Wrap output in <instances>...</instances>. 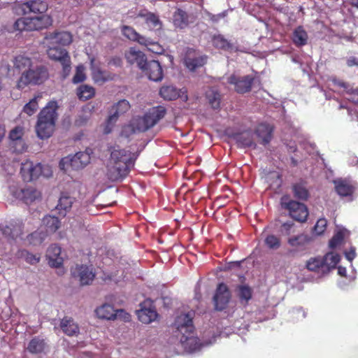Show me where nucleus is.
I'll list each match as a JSON object with an SVG mask.
<instances>
[{"label":"nucleus","instance_id":"obj_56","mask_svg":"<svg viewBox=\"0 0 358 358\" xmlns=\"http://www.w3.org/2000/svg\"><path fill=\"white\" fill-rule=\"evenodd\" d=\"M108 65H113L116 67H120L122 64V59L120 57H113L108 62Z\"/></svg>","mask_w":358,"mask_h":358},{"label":"nucleus","instance_id":"obj_36","mask_svg":"<svg viewBox=\"0 0 358 358\" xmlns=\"http://www.w3.org/2000/svg\"><path fill=\"white\" fill-rule=\"evenodd\" d=\"M14 68L19 72H25L32 66L31 59L23 55H18L15 57L13 61Z\"/></svg>","mask_w":358,"mask_h":358},{"label":"nucleus","instance_id":"obj_60","mask_svg":"<svg viewBox=\"0 0 358 358\" xmlns=\"http://www.w3.org/2000/svg\"><path fill=\"white\" fill-rule=\"evenodd\" d=\"M226 15H227L226 11H224V12H222V13L218 14L217 15H213L211 17V20L213 21H217L220 18L224 17L226 16Z\"/></svg>","mask_w":358,"mask_h":358},{"label":"nucleus","instance_id":"obj_6","mask_svg":"<svg viewBox=\"0 0 358 358\" xmlns=\"http://www.w3.org/2000/svg\"><path fill=\"white\" fill-rule=\"evenodd\" d=\"M49 77L46 67L43 65L31 67L28 71L23 72L19 78L17 87L18 89H24L29 85H41Z\"/></svg>","mask_w":358,"mask_h":358},{"label":"nucleus","instance_id":"obj_2","mask_svg":"<svg viewBox=\"0 0 358 358\" xmlns=\"http://www.w3.org/2000/svg\"><path fill=\"white\" fill-rule=\"evenodd\" d=\"M136 159L134 153L124 149H114L110 153L108 178L116 181L125 178L134 167Z\"/></svg>","mask_w":358,"mask_h":358},{"label":"nucleus","instance_id":"obj_49","mask_svg":"<svg viewBox=\"0 0 358 358\" xmlns=\"http://www.w3.org/2000/svg\"><path fill=\"white\" fill-rule=\"evenodd\" d=\"M344 239V234L343 231H339L329 241V247L331 248H335L340 245Z\"/></svg>","mask_w":358,"mask_h":358},{"label":"nucleus","instance_id":"obj_12","mask_svg":"<svg viewBox=\"0 0 358 358\" xmlns=\"http://www.w3.org/2000/svg\"><path fill=\"white\" fill-rule=\"evenodd\" d=\"M255 77L250 75L242 77L231 75L228 78V83L234 85V90L238 94H245L250 92Z\"/></svg>","mask_w":358,"mask_h":358},{"label":"nucleus","instance_id":"obj_43","mask_svg":"<svg viewBox=\"0 0 358 358\" xmlns=\"http://www.w3.org/2000/svg\"><path fill=\"white\" fill-rule=\"evenodd\" d=\"M309 241V237L303 234L292 236L288 239L289 245L299 248L304 247Z\"/></svg>","mask_w":358,"mask_h":358},{"label":"nucleus","instance_id":"obj_15","mask_svg":"<svg viewBox=\"0 0 358 358\" xmlns=\"http://www.w3.org/2000/svg\"><path fill=\"white\" fill-rule=\"evenodd\" d=\"M24 224L21 220H10L5 226L0 227L2 234L8 239L15 240L23 234Z\"/></svg>","mask_w":358,"mask_h":358},{"label":"nucleus","instance_id":"obj_54","mask_svg":"<svg viewBox=\"0 0 358 358\" xmlns=\"http://www.w3.org/2000/svg\"><path fill=\"white\" fill-rule=\"evenodd\" d=\"M136 38H137L135 39L134 41H137L138 43H140L141 45L148 46V45H150L152 43L149 38H147L145 36L140 35L138 33V37H136Z\"/></svg>","mask_w":358,"mask_h":358},{"label":"nucleus","instance_id":"obj_3","mask_svg":"<svg viewBox=\"0 0 358 358\" xmlns=\"http://www.w3.org/2000/svg\"><path fill=\"white\" fill-rule=\"evenodd\" d=\"M180 342L184 350L189 352L199 350L202 346L198 337L194 336L192 318L189 314L178 315L174 322Z\"/></svg>","mask_w":358,"mask_h":358},{"label":"nucleus","instance_id":"obj_10","mask_svg":"<svg viewBox=\"0 0 358 358\" xmlns=\"http://www.w3.org/2000/svg\"><path fill=\"white\" fill-rule=\"evenodd\" d=\"M231 298V294L227 285L223 282L220 283L216 288L213 299L215 309L217 311H222L226 309Z\"/></svg>","mask_w":358,"mask_h":358},{"label":"nucleus","instance_id":"obj_18","mask_svg":"<svg viewBox=\"0 0 358 358\" xmlns=\"http://www.w3.org/2000/svg\"><path fill=\"white\" fill-rule=\"evenodd\" d=\"M71 272L73 277L79 278L81 285L91 284L95 277L94 273L85 265H77Z\"/></svg>","mask_w":358,"mask_h":358},{"label":"nucleus","instance_id":"obj_40","mask_svg":"<svg viewBox=\"0 0 358 358\" xmlns=\"http://www.w3.org/2000/svg\"><path fill=\"white\" fill-rule=\"evenodd\" d=\"M42 98L41 94L34 96L23 107L22 111L29 116L34 115L38 108V100Z\"/></svg>","mask_w":358,"mask_h":358},{"label":"nucleus","instance_id":"obj_31","mask_svg":"<svg viewBox=\"0 0 358 358\" xmlns=\"http://www.w3.org/2000/svg\"><path fill=\"white\" fill-rule=\"evenodd\" d=\"M180 90H178L175 86L163 85L159 90V95L164 100L172 101L176 100L180 96Z\"/></svg>","mask_w":358,"mask_h":358},{"label":"nucleus","instance_id":"obj_17","mask_svg":"<svg viewBox=\"0 0 358 358\" xmlns=\"http://www.w3.org/2000/svg\"><path fill=\"white\" fill-rule=\"evenodd\" d=\"M336 192L342 197L351 196L355 191V186L347 178H337L333 180Z\"/></svg>","mask_w":358,"mask_h":358},{"label":"nucleus","instance_id":"obj_7","mask_svg":"<svg viewBox=\"0 0 358 358\" xmlns=\"http://www.w3.org/2000/svg\"><path fill=\"white\" fill-rule=\"evenodd\" d=\"M166 113L164 106H158L150 108L143 117L136 120V129L145 131L155 126Z\"/></svg>","mask_w":358,"mask_h":358},{"label":"nucleus","instance_id":"obj_32","mask_svg":"<svg viewBox=\"0 0 358 358\" xmlns=\"http://www.w3.org/2000/svg\"><path fill=\"white\" fill-rule=\"evenodd\" d=\"M236 292L241 303L247 305L252 297V289L248 285H239L236 287Z\"/></svg>","mask_w":358,"mask_h":358},{"label":"nucleus","instance_id":"obj_55","mask_svg":"<svg viewBox=\"0 0 358 358\" xmlns=\"http://www.w3.org/2000/svg\"><path fill=\"white\" fill-rule=\"evenodd\" d=\"M40 258L35 255L27 252L26 255V261L31 264H35L39 262Z\"/></svg>","mask_w":358,"mask_h":358},{"label":"nucleus","instance_id":"obj_38","mask_svg":"<svg viewBox=\"0 0 358 358\" xmlns=\"http://www.w3.org/2000/svg\"><path fill=\"white\" fill-rule=\"evenodd\" d=\"M40 196V192L33 187H28L21 190V199L27 204L32 203Z\"/></svg>","mask_w":358,"mask_h":358},{"label":"nucleus","instance_id":"obj_53","mask_svg":"<svg viewBox=\"0 0 358 358\" xmlns=\"http://www.w3.org/2000/svg\"><path fill=\"white\" fill-rule=\"evenodd\" d=\"M85 79V75L83 73V71H80V69H77L76 74L74 75L73 78V83H82Z\"/></svg>","mask_w":358,"mask_h":358},{"label":"nucleus","instance_id":"obj_30","mask_svg":"<svg viewBox=\"0 0 358 358\" xmlns=\"http://www.w3.org/2000/svg\"><path fill=\"white\" fill-rule=\"evenodd\" d=\"M294 196L299 200L306 201L309 198V191L306 187L304 181H299L294 183L292 186Z\"/></svg>","mask_w":358,"mask_h":358},{"label":"nucleus","instance_id":"obj_51","mask_svg":"<svg viewBox=\"0 0 358 358\" xmlns=\"http://www.w3.org/2000/svg\"><path fill=\"white\" fill-rule=\"evenodd\" d=\"M327 225V221L326 219H324V218L319 219L317 221V222L314 227V230H315V233L319 235L322 234L326 230Z\"/></svg>","mask_w":358,"mask_h":358},{"label":"nucleus","instance_id":"obj_19","mask_svg":"<svg viewBox=\"0 0 358 358\" xmlns=\"http://www.w3.org/2000/svg\"><path fill=\"white\" fill-rule=\"evenodd\" d=\"M234 140L236 141L239 148H253L257 145L254 141L253 133L250 130H246L240 133H234L231 135Z\"/></svg>","mask_w":358,"mask_h":358},{"label":"nucleus","instance_id":"obj_28","mask_svg":"<svg viewBox=\"0 0 358 358\" xmlns=\"http://www.w3.org/2000/svg\"><path fill=\"white\" fill-rule=\"evenodd\" d=\"M206 99L208 103L214 110H218L220 108L222 95L215 87H211L206 92Z\"/></svg>","mask_w":358,"mask_h":358},{"label":"nucleus","instance_id":"obj_26","mask_svg":"<svg viewBox=\"0 0 358 358\" xmlns=\"http://www.w3.org/2000/svg\"><path fill=\"white\" fill-rule=\"evenodd\" d=\"M125 57L130 64L136 63L140 69L143 67V65L147 60L146 57L143 52L136 50L134 48H131L129 50L126 52Z\"/></svg>","mask_w":358,"mask_h":358},{"label":"nucleus","instance_id":"obj_50","mask_svg":"<svg viewBox=\"0 0 358 358\" xmlns=\"http://www.w3.org/2000/svg\"><path fill=\"white\" fill-rule=\"evenodd\" d=\"M122 33L124 36L131 41H135L138 37V32L131 27L124 26L122 28Z\"/></svg>","mask_w":358,"mask_h":358},{"label":"nucleus","instance_id":"obj_34","mask_svg":"<svg viewBox=\"0 0 358 358\" xmlns=\"http://www.w3.org/2000/svg\"><path fill=\"white\" fill-rule=\"evenodd\" d=\"M308 34L302 26L297 27L292 35V41L297 47H301L307 44Z\"/></svg>","mask_w":358,"mask_h":358},{"label":"nucleus","instance_id":"obj_33","mask_svg":"<svg viewBox=\"0 0 358 358\" xmlns=\"http://www.w3.org/2000/svg\"><path fill=\"white\" fill-rule=\"evenodd\" d=\"M173 23L176 28L185 29L189 24V16L182 9L178 8L173 14Z\"/></svg>","mask_w":358,"mask_h":358},{"label":"nucleus","instance_id":"obj_13","mask_svg":"<svg viewBox=\"0 0 358 358\" xmlns=\"http://www.w3.org/2000/svg\"><path fill=\"white\" fill-rule=\"evenodd\" d=\"M42 173L41 164H34L30 160L21 164L20 174L24 182H31L38 178Z\"/></svg>","mask_w":358,"mask_h":358},{"label":"nucleus","instance_id":"obj_14","mask_svg":"<svg viewBox=\"0 0 358 358\" xmlns=\"http://www.w3.org/2000/svg\"><path fill=\"white\" fill-rule=\"evenodd\" d=\"M141 69L148 78L155 82H160L163 79L164 73L160 63L157 60L145 61Z\"/></svg>","mask_w":358,"mask_h":358},{"label":"nucleus","instance_id":"obj_48","mask_svg":"<svg viewBox=\"0 0 358 358\" xmlns=\"http://www.w3.org/2000/svg\"><path fill=\"white\" fill-rule=\"evenodd\" d=\"M265 244L270 249H278L280 246V241L278 237L271 234L265 238Z\"/></svg>","mask_w":358,"mask_h":358},{"label":"nucleus","instance_id":"obj_5","mask_svg":"<svg viewBox=\"0 0 358 358\" xmlns=\"http://www.w3.org/2000/svg\"><path fill=\"white\" fill-rule=\"evenodd\" d=\"M339 262V255L328 252L324 256L310 257L307 260L306 267L310 271L325 274L335 268Z\"/></svg>","mask_w":358,"mask_h":358},{"label":"nucleus","instance_id":"obj_46","mask_svg":"<svg viewBox=\"0 0 358 358\" xmlns=\"http://www.w3.org/2000/svg\"><path fill=\"white\" fill-rule=\"evenodd\" d=\"M45 236L43 231H35L27 236V241L30 245H40L44 241Z\"/></svg>","mask_w":358,"mask_h":358},{"label":"nucleus","instance_id":"obj_57","mask_svg":"<svg viewBox=\"0 0 358 358\" xmlns=\"http://www.w3.org/2000/svg\"><path fill=\"white\" fill-rule=\"evenodd\" d=\"M345 257L350 262H352L356 257L355 248H350V250L345 252Z\"/></svg>","mask_w":358,"mask_h":358},{"label":"nucleus","instance_id":"obj_62","mask_svg":"<svg viewBox=\"0 0 358 358\" xmlns=\"http://www.w3.org/2000/svg\"><path fill=\"white\" fill-rule=\"evenodd\" d=\"M345 268H342V267H339L338 268V273L341 275H345Z\"/></svg>","mask_w":358,"mask_h":358},{"label":"nucleus","instance_id":"obj_25","mask_svg":"<svg viewBox=\"0 0 358 358\" xmlns=\"http://www.w3.org/2000/svg\"><path fill=\"white\" fill-rule=\"evenodd\" d=\"M74 201L75 199L69 196L68 193L62 192L56 207L59 215L65 216L66 213L71 210Z\"/></svg>","mask_w":358,"mask_h":358},{"label":"nucleus","instance_id":"obj_59","mask_svg":"<svg viewBox=\"0 0 358 358\" xmlns=\"http://www.w3.org/2000/svg\"><path fill=\"white\" fill-rule=\"evenodd\" d=\"M294 224L292 222H287L282 224V230H284L286 231V233L288 234L289 233V230L293 227Z\"/></svg>","mask_w":358,"mask_h":358},{"label":"nucleus","instance_id":"obj_24","mask_svg":"<svg viewBox=\"0 0 358 358\" xmlns=\"http://www.w3.org/2000/svg\"><path fill=\"white\" fill-rule=\"evenodd\" d=\"M90 162V156L85 152H78L69 160V165L73 169L84 168Z\"/></svg>","mask_w":358,"mask_h":358},{"label":"nucleus","instance_id":"obj_23","mask_svg":"<svg viewBox=\"0 0 358 358\" xmlns=\"http://www.w3.org/2000/svg\"><path fill=\"white\" fill-rule=\"evenodd\" d=\"M62 249L57 245H52L48 249L47 256L51 266L59 268L63 263V258L60 257Z\"/></svg>","mask_w":358,"mask_h":358},{"label":"nucleus","instance_id":"obj_61","mask_svg":"<svg viewBox=\"0 0 358 358\" xmlns=\"http://www.w3.org/2000/svg\"><path fill=\"white\" fill-rule=\"evenodd\" d=\"M6 134V129L3 127L0 126V143L3 140V137L5 136Z\"/></svg>","mask_w":358,"mask_h":358},{"label":"nucleus","instance_id":"obj_9","mask_svg":"<svg viewBox=\"0 0 358 358\" xmlns=\"http://www.w3.org/2000/svg\"><path fill=\"white\" fill-rule=\"evenodd\" d=\"M47 53L50 59L61 63L64 76L69 75L71 71V60L68 52L61 47L52 46L48 49Z\"/></svg>","mask_w":358,"mask_h":358},{"label":"nucleus","instance_id":"obj_11","mask_svg":"<svg viewBox=\"0 0 358 358\" xmlns=\"http://www.w3.org/2000/svg\"><path fill=\"white\" fill-rule=\"evenodd\" d=\"M282 206L288 210L289 215L296 221L304 222L307 220L308 210L305 204L291 200L287 203L282 202Z\"/></svg>","mask_w":358,"mask_h":358},{"label":"nucleus","instance_id":"obj_29","mask_svg":"<svg viewBox=\"0 0 358 358\" xmlns=\"http://www.w3.org/2000/svg\"><path fill=\"white\" fill-rule=\"evenodd\" d=\"M140 17L144 18L145 24L151 30H160L162 28V22L159 17L155 13L147 12L145 13H140Z\"/></svg>","mask_w":358,"mask_h":358},{"label":"nucleus","instance_id":"obj_22","mask_svg":"<svg viewBox=\"0 0 358 358\" xmlns=\"http://www.w3.org/2000/svg\"><path fill=\"white\" fill-rule=\"evenodd\" d=\"M141 309L136 310L138 320L144 324H150L155 321L158 314L154 307L145 308V303L141 304Z\"/></svg>","mask_w":358,"mask_h":358},{"label":"nucleus","instance_id":"obj_45","mask_svg":"<svg viewBox=\"0 0 358 358\" xmlns=\"http://www.w3.org/2000/svg\"><path fill=\"white\" fill-rule=\"evenodd\" d=\"M212 43L216 48L229 50L231 48V43L221 34L213 36Z\"/></svg>","mask_w":358,"mask_h":358},{"label":"nucleus","instance_id":"obj_39","mask_svg":"<svg viewBox=\"0 0 358 358\" xmlns=\"http://www.w3.org/2000/svg\"><path fill=\"white\" fill-rule=\"evenodd\" d=\"M43 223L48 233H54L60 227V221L55 216L47 215L43 219Z\"/></svg>","mask_w":358,"mask_h":358},{"label":"nucleus","instance_id":"obj_20","mask_svg":"<svg viewBox=\"0 0 358 358\" xmlns=\"http://www.w3.org/2000/svg\"><path fill=\"white\" fill-rule=\"evenodd\" d=\"M273 132V128L266 123L259 124L255 130V134L261 139V143L264 145H266L271 142Z\"/></svg>","mask_w":358,"mask_h":358},{"label":"nucleus","instance_id":"obj_41","mask_svg":"<svg viewBox=\"0 0 358 358\" xmlns=\"http://www.w3.org/2000/svg\"><path fill=\"white\" fill-rule=\"evenodd\" d=\"M266 180L269 185L270 187L274 189L275 191L279 189L282 186V178L278 172H270L266 176Z\"/></svg>","mask_w":358,"mask_h":358},{"label":"nucleus","instance_id":"obj_35","mask_svg":"<svg viewBox=\"0 0 358 358\" xmlns=\"http://www.w3.org/2000/svg\"><path fill=\"white\" fill-rule=\"evenodd\" d=\"M45 346L43 338L35 336L29 341L27 349L31 354H40L44 351Z\"/></svg>","mask_w":358,"mask_h":358},{"label":"nucleus","instance_id":"obj_21","mask_svg":"<svg viewBox=\"0 0 358 358\" xmlns=\"http://www.w3.org/2000/svg\"><path fill=\"white\" fill-rule=\"evenodd\" d=\"M96 313L99 318L110 320L117 318L124 312L122 310L115 311L113 306L105 303L96 309Z\"/></svg>","mask_w":358,"mask_h":358},{"label":"nucleus","instance_id":"obj_47","mask_svg":"<svg viewBox=\"0 0 358 358\" xmlns=\"http://www.w3.org/2000/svg\"><path fill=\"white\" fill-rule=\"evenodd\" d=\"M54 38L55 39L56 43L63 46L69 45L72 42V36L67 31L56 33Z\"/></svg>","mask_w":358,"mask_h":358},{"label":"nucleus","instance_id":"obj_1","mask_svg":"<svg viewBox=\"0 0 358 358\" xmlns=\"http://www.w3.org/2000/svg\"><path fill=\"white\" fill-rule=\"evenodd\" d=\"M48 3L45 0H27L17 4L13 10L16 15H23L14 23L15 30L31 31L48 28L52 24L50 15H45Z\"/></svg>","mask_w":358,"mask_h":358},{"label":"nucleus","instance_id":"obj_44","mask_svg":"<svg viewBox=\"0 0 358 358\" xmlns=\"http://www.w3.org/2000/svg\"><path fill=\"white\" fill-rule=\"evenodd\" d=\"M92 76L96 83H103L110 79L109 74L97 66L92 67Z\"/></svg>","mask_w":358,"mask_h":358},{"label":"nucleus","instance_id":"obj_37","mask_svg":"<svg viewBox=\"0 0 358 358\" xmlns=\"http://www.w3.org/2000/svg\"><path fill=\"white\" fill-rule=\"evenodd\" d=\"M93 106L87 105L82 108L80 113L78 115L75 120V124L81 127L87 123L92 116Z\"/></svg>","mask_w":358,"mask_h":358},{"label":"nucleus","instance_id":"obj_27","mask_svg":"<svg viewBox=\"0 0 358 358\" xmlns=\"http://www.w3.org/2000/svg\"><path fill=\"white\" fill-rule=\"evenodd\" d=\"M60 327L67 336H73L79 334V327L71 317H64L61 320Z\"/></svg>","mask_w":358,"mask_h":358},{"label":"nucleus","instance_id":"obj_16","mask_svg":"<svg viewBox=\"0 0 358 358\" xmlns=\"http://www.w3.org/2000/svg\"><path fill=\"white\" fill-rule=\"evenodd\" d=\"M207 56L198 55L194 50L189 49L184 62L186 67L193 71L204 66L207 62Z\"/></svg>","mask_w":358,"mask_h":358},{"label":"nucleus","instance_id":"obj_4","mask_svg":"<svg viewBox=\"0 0 358 358\" xmlns=\"http://www.w3.org/2000/svg\"><path fill=\"white\" fill-rule=\"evenodd\" d=\"M57 109V102L51 101L38 113L35 131L40 139H48L53 134L58 117Z\"/></svg>","mask_w":358,"mask_h":358},{"label":"nucleus","instance_id":"obj_42","mask_svg":"<svg viewBox=\"0 0 358 358\" xmlns=\"http://www.w3.org/2000/svg\"><path fill=\"white\" fill-rule=\"evenodd\" d=\"M95 94V90L94 87L87 85H80L77 91V95L80 100L87 101L92 98Z\"/></svg>","mask_w":358,"mask_h":358},{"label":"nucleus","instance_id":"obj_8","mask_svg":"<svg viewBox=\"0 0 358 358\" xmlns=\"http://www.w3.org/2000/svg\"><path fill=\"white\" fill-rule=\"evenodd\" d=\"M130 103L126 99H122L113 106L110 115L107 119V124L104 129V134H108L111 132L113 124L117 122L118 117L124 114L130 109Z\"/></svg>","mask_w":358,"mask_h":358},{"label":"nucleus","instance_id":"obj_52","mask_svg":"<svg viewBox=\"0 0 358 358\" xmlns=\"http://www.w3.org/2000/svg\"><path fill=\"white\" fill-rule=\"evenodd\" d=\"M22 134V129L20 127H16L10 131L9 138L13 141L20 140Z\"/></svg>","mask_w":358,"mask_h":358},{"label":"nucleus","instance_id":"obj_58","mask_svg":"<svg viewBox=\"0 0 358 358\" xmlns=\"http://www.w3.org/2000/svg\"><path fill=\"white\" fill-rule=\"evenodd\" d=\"M346 63H347L348 66H349V67H352L354 66H358V58H357L355 57H350L347 59Z\"/></svg>","mask_w":358,"mask_h":358},{"label":"nucleus","instance_id":"obj_63","mask_svg":"<svg viewBox=\"0 0 358 358\" xmlns=\"http://www.w3.org/2000/svg\"><path fill=\"white\" fill-rule=\"evenodd\" d=\"M353 6L358 8V0H350Z\"/></svg>","mask_w":358,"mask_h":358},{"label":"nucleus","instance_id":"obj_64","mask_svg":"<svg viewBox=\"0 0 358 358\" xmlns=\"http://www.w3.org/2000/svg\"><path fill=\"white\" fill-rule=\"evenodd\" d=\"M338 85L340 87H343V88H346L347 87V83H345V82H343V81L338 82Z\"/></svg>","mask_w":358,"mask_h":358}]
</instances>
